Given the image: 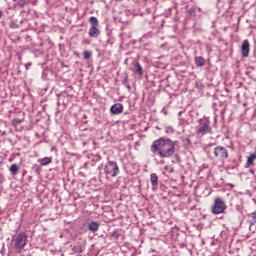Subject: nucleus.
Segmentation results:
<instances>
[{
    "label": "nucleus",
    "instance_id": "1",
    "mask_svg": "<svg viewBox=\"0 0 256 256\" xmlns=\"http://www.w3.org/2000/svg\"><path fill=\"white\" fill-rule=\"evenodd\" d=\"M152 153H156L161 159L173 157L175 153V142L169 138H160L152 144Z\"/></svg>",
    "mask_w": 256,
    "mask_h": 256
},
{
    "label": "nucleus",
    "instance_id": "2",
    "mask_svg": "<svg viewBox=\"0 0 256 256\" xmlns=\"http://www.w3.org/2000/svg\"><path fill=\"white\" fill-rule=\"evenodd\" d=\"M211 133H212V128H211V122L209 121V118L204 117L199 119V125L196 131V135H198V137H203Z\"/></svg>",
    "mask_w": 256,
    "mask_h": 256
},
{
    "label": "nucleus",
    "instance_id": "3",
    "mask_svg": "<svg viewBox=\"0 0 256 256\" xmlns=\"http://www.w3.org/2000/svg\"><path fill=\"white\" fill-rule=\"evenodd\" d=\"M89 23L91 25L89 29V37H93L94 39H97L99 35H101V30H99V20L97 17L92 16L89 18Z\"/></svg>",
    "mask_w": 256,
    "mask_h": 256
},
{
    "label": "nucleus",
    "instance_id": "4",
    "mask_svg": "<svg viewBox=\"0 0 256 256\" xmlns=\"http://www.w3.org/2000/svg\"><path fill=\"white\" fill-rule=\"evenodd\" d=\"M13 242L16 251H23V249H25L27 246V234H25V232H21L14 238Z\"/></svg>",
    "mask_w": 256,
    "mask_h": 256
},
{
    "label": "nucleus",
    "instance_id": "5",
    "mask_svg": "<svg viewBox=\"0 0 256 256\" xmlns=\"http://www.w3.org/2000/svg\"><path fill=\"white\" fill-rule=\"evenodd\" d=\"M104 172L110 177H117L119 173V165L115 161H108L104 167Z\"/></svg>",
    "mask_w": 256,
    "mask_h": 256
},
{
    "label": "nucleus",
    "instance_id": "6",
    "mask_svg": "<svg viewBox=\"0 0 256 256\" xmlns=\"http://www.w3.org/2000/svg\"><path fill=\"white\" fill-rule=\"evenodd\" d=\"M227 209V205L225 204V201L221 198H216L214 200V205L212 206V213L214 215H220V213H225V210Z\"/></svg>",
    "mask_w": 256,
    "mask_h": 256
},
{
    "label": "nucleus",
    "instance_id": "7",
    "mask_svg": "<svg viewBox=\"0 0 256 256\" xmlns=\"http://www.w3.org/2000/svg\"><path fill=\"white\" fill-rule=\"evenodd\" d=\"M216 159H219V161H225V159H228L229 152H227V148L223 146H218L214 148L213 151Z\"/></svg>",
    "mask_w": 256,
    "mask_h": 256
},
{
    "label": "nucleus",
    "instance_id": "8",
    "mask_svg": "<svg viewBox=\"0 0 256 256\" xmlns=\"http://www.w3.org/2000/svg\"><path fill=\"white\" fill-rule=\"evenodd\" d=\"M110 112L112 113V115H121V113H123V104L116 103L112 105L110 108Z\"/></svg>",
    "mask_w": 256,
    "mask_h": 256
},
{
    "label": "nucleus",
    "instance_id": "9",
    "mask_svg": "<svg viewBox=\"0 0 256 256\" xmlns=\"http://www.w3.org/2000/svg\"><path fill=\"white\" fill-rule=\"evenodd\" d=\"M241 51H242V57H249V51H250L249 40H244L242 42Z\"/></svg>",
    "mask_w": 256,
    "mask_h": 256
},
{
    "label": "nucleus",
    "instance_id": "10",
    "mask_svg": "<svg viewBox=\"0 0 256 256\" xmlns=\"http://www.w3.org/2000/svg\"><path fill=\"white\" fill-rule=\"evenodd\" d=\"M255 159H256V154H251V155L247 158V163H246V168H247V169H249V167H251V165H254Z\"/></svg>",
    "mask_w": 256,
    "mask_h": 256
},
{
    "label": "nucleus",
    "instance_id": "11",
    "mask_svg": "<svg viewBox=\"0 0 256 256\" xmlns=\"http://www.w3.org/2000/svg\"><path fill=\"white\" fill-rule=\"evenodd\" d=\"M150 183L153 185V187H156V185L159 184V177L157 174L153 173L150 175Z\"/></svg>",
    "mask_w": 256,
    "mask_h": 256
},
{
    "label": "nucleus",
    "instance_id": "12",
    "mask_svg": "<svg viewBox=\"0 0 256 256\" xmlns=\"http://www.w3.org/2000/svg\"><path fill=\"white\" fill-rule=\"evenodd\" d=\"M195 63L197 67H203V65H205V58L198 56L195 58Z\"/></svg>",
    "mask_w": 256,
    "mask_h": 256
},
{
    "label": "nucleus",
    "instance_id": "13",
    "mask_svg": "<svg viewBox=\"0 0 256 256\" xmlns=\"http://www.w3.org/2000/svg\"><path fill=\"white\" fill-rule=\"evenodd\" d=\"M52 158L51 157H45L39 160L40 165L42 166H46L49 165V163H51Z\"/></svg>",
    "mask_w": 256,
    "mask_h": 256
},
{
    "label": "nucleus",
    "instance_id": "14",
    "mask_svg": "<svg viewBox=\"0 0 256 256\" xmlns=\"http://www.w3.org/2000/svg\"><path fill=\"white\" fill-rule=\"evenodd\" d=\"M10 173H12V175H17V173H19V166L17 164H12L10 167Z\"/></svg>",
    "mask_w": 256,
    "mask_h": 256
},
{
    "label": "nucleus",
    "instance_id": "15",
    "mask_svg": "<svg viewBox=\"0 0 256 256\" xmlns=\"http://www.w3.org/2000/svg\"><path fill=\"white\" fill-rule=\"evenodd\" d=\"M135 71L138 73V75H143V68L139 62L135 64Z\"/></svg>",
    "mask_w": 256,
    "mask_h": 256
},
{
    "label": "nucleus",
    "instance_id": "16",
    "mask_svg": "<svg viewBox=\"0 0 256 256\" xmlns=\"http://www.w3.org/2000/svg\"><path fill=\"white\" fill-rule=\"evenodd\" d=\"M248 217H249V221H251L252 224L256 223V212L250 213Z\"/></svg>",
    "mask_w": 256,
    "mask_h": 256
},
{
    "label": "nucleus",
    "instance_id": "17",
    "mask_svg": "<svg viewBox=\"0 0 256 256\" xmlns=\"http://www.w3.org/2000/svg\"><path fill=\"white\" fill-rule=\"evenodd\" d=\"M83 55L84 59H91V57H93V53L89 50L84 51Z\"/></svg>",
    "mask_w": 256,
    "mask_h": 256
},
{
    "label": "nucleus",
    "instance_id": "18",
    "mask_svg": "<svg viewBox=\"0 0 256 256\" xmlns=\"http://www.w3.org/2000/svg\"><path fill=\"white\" fill-rule=\"evenodd\" d=\"M88 229L89 231H92L93 233H95V231L99 230V225H89Z\"/></svg>",
    "mask_w": 256,
    "mask_h": 256
},
{
    "label": "nucleus",
    "instance_id": "19",
    "mask_svg": "<svg viewBox=\"0 0 256 256\" xmlns=\"http://www.w3.org/2000/svg\"><path fill=\"white\" fill-rule=\"evenodd\" d=\"M175 132V130L173 129V127H171V126H167L166 128H165V133H167L168 135H171V134H173Z\"/></svg>",
    "mask_w": 256,
    "mask_h": 256
},
{
    "label": "nucleus",
    "instance_id": "20",
    "mask_svg": "<svg viewBox=\"0 0 256 256\" xmlns=\"http://www.w3.org/2000/svg\"><path fill=\"white\" fill-rule=\"evenodd\" d=\"M165 171H167L168 173H173L175 170L173 169V167L171 166H165L164 167Z\"/></svg>",
    "mask_w": 256,
    "mask_h": 256
},
{
    "label": "nucleus",
    "instance_id": "21",
    "mask_svg": "<svg viewBox=\"0 0 256 256\" xmlns=\"http://www.w3.org/2000/svg\"><path fill=\"white\" fill-rule=\"evenodd\" d=\"M14 125H19L21 123V121L19 120V118H16L13 120Z\"/></svg>",
    "mask_w": 256,
    "mask_h": 256
},
{
    "label": "nucleus",
    "instance_id": "22",
    "mask_svg": "<svg viewBox=\"0 0 256 256\" xmlns=\"http://www.w3.org/2000/svg\"><path fill=\"white\" fill-rule=\"evenodd\" d=\"M31 65H33V63L29 62L25 65L26 69H29V67H31Z\"/></svg>",
    "mask_w": 256,
    "mask_h": 256
},
{
    "label": "nucleus",
    "instance_id": "23",
    "mask_svg": "<svg viewBox=\"0 0 256 256\" xmlns=\"http://www.w3.org/2000/svg\"><path fill=\"white\" fill-rule=\"evenodd\" d=\"M91 225H97V222H91Z\"/></svg>",
    "mask_w": 256,
    "mask_h": 256
}]
</instances>
